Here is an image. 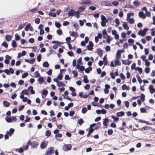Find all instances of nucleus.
Instances as JSON below:
<instances>
[{
    "mask_svg": "<svg viewBox=\"0 0 155 155\" xmlns=\"http://www.w3.org/2000/svg\"><path fill=\"white\" fill-rule=\"evenodd\" d=\"M54 147H50L47 148L45 155H52L53 154L54 151Z\"/></svg>",
    "mask_w": 155,
    "mask_h": 155,
    "instance_id": "1",
    "label": "nucleus"
},
{
    "mask_svg": "<svg viewBox=\"0 0 155 155\" xmlns=\"http://www.w3.org/2000/svg\"><path fill=\"white\" fill-rule=\"evenodd\" d=\"M25 31H28L29 30L32 31L34 30L33 28L30 23H28L26 25L24 28Z\"/></svg>",
    "mask_w": 155,
    "mask_h": 155,
    "instance_id": "2",
    "label": "nucleus"
},
{
    "mask_svg": "<svg viewBox=\"0 0 155 155\" xmlns=\"http://www.w3.org/2000/svg\"><path fill=\"white\" fill-rule=\"evenodd\" d=\"M72 147L71 144H64L63 147V149L64 151L70 150H71Z\"/></svg>",
    "mask_w": 155,
    "mask_h": 155,
    "instance_id": "3",
    "label": "nucleus"
},
{
    "mask_svg": "<svg viewBox=\"0 0 155 155\" xmlns=\"http://www.w3.org/2000/svg\"><path fill=\"white\" fill-rule=\"evenodd\" d=\"M48 142L46 141H43L40 144V147L41 149H44L46 148L48 145Z\"/></svg>",
    "mask_w": 155,
    "mask_h": 155,
    "instance_id": "4",
    "label": "nucleus"
},
{
    "mask_svg": "<svg viewBox=\"0 0 155 155\" xmlns=\"http://www.w3.org/2000/svg\"><path fill=\"white\" fill-rule=\"evenodd\" d=\"M147 31V28H144L143 30H140L138 33V34L139 35H141L142 36H144L146 34V32Z\"/></svg>",
    "mask_w": 155,
    "mask_h": 155,
    "instance_id": "5",
    "label": "nucleus"
},
{
    "mask_svg": "<svg viewBox=\"0 0 155 155\" xmlns=\"http://www.w3.org/2000/svg\"><path fill=\"white\" fill-rule=\"evenodd\" d=\"M78 11L76 12L74 9H71L68 12V14L69 16H72L75 14H77Z\"/></svg>",
    "mask_w": 155,
    "mask_h": 155,
    "instance_id": "6",
    "label": "nucleus"
},
{
    "mask_svg": "<svg viewBox=\"0 0 155 155\" xmlns=\"http://www.w3.org/2000/svg\"><path fill=\"white\" fill-rule=\"evenodd\" d=\"M15 131V129L13 128H11L9 129V131H6V133L7 134H8L10 137H11Z\"/></svg>",
    "mask_w": 155,
    "mask_h": 155,
    "instance_id": "7",
    "label": "nucleus"
},
{
    "mask_svg": "<svg viewBox=\"0 0 155 155\" xmlns=\"http://www.w3.org/2000/svg\"><path fill=\"white\" fill-rule=\"evenodd\" d=\"M32 142L31 147L33 148H37L39 144V143L34 140H33Z\"/></svg>",
    "mask_w": 155,
    "mask_h": 155,
    "instance_id": "8",
    "label": "nucleus"
},
{
    "mask_svg": "<svg viewBox=\"0 0 155 155\" xmlns=\"http://www.w3.org/2000/svg\"><path fill=\"white\" fill-rule=\"evenodd\" d=\"M27 91L28 90H29L30 92V94H35V91L33 90V87L32 86L30 85L29 86L27 89Z\"/></svg>",
    "mask_w": 155,
    "mask_h": 155,
    "instance_id": "9",
    "label": "nucleus"
},
{
    "mask_svg": "<svg viewBox=\"0 0 155 155\" xmlns=\"http://www.w3.org/2000/svg\"><path fill=\"white\" fill-rule=\"evenodd\" d=\"M44 77L42 76H40L37 79V81L38 82V83L41 84H42L43 82L44 81Z\"/></svg>",
    "mask_w": 155,
    "mask_h": 155,
    "instance_id": "10",
    "label": "nucleus"
},
{
    "mask_svg": "<svg viewBox=\"0 0 155 155\" xmlns=\"http://www.w3.org/2000/svg\"><path fill=\"white\" fill-rule=\"evenodd\" d=\"M149 89L150 92L151 94H152L154 92H155V88H153V85H150L149 86Z\"/></svg>",
    "mask_w": 155,
    "mask_h": 155,
    "instance_id": "11",
    "label": "nucleus"
},
{
    "mask_svg": "<svg viewBox=\"0 0 155 155\" xmlns=\"http://www.w3.org/2000/svg\"><path fill=\"white\" fill-rule=\"evenodd\" d=\"M102 4L103 6H112V4L108 2L107 1H103L102 2Z\"/></svg>",
    "mask_w": 155,
    "mask_h": 155,
    "instance_id": "12",
    "label": "nucleus"
},
{
    "mask_svg": "<svg viewBox=\"0 0 155 155\" xmlns=\"http://www.w3.org/2000/svg\"><path fill=\"white\" fill-rule=\"evenodd\" d=\"M121 51L120 50H118L116 53V59H119L121 55Z\"/></svg>",
    "mask_w": 155,
    "mask_h": 155,
    "instance_id": "13",
    "label": "nucleus"
},
{
    "mask_svg": "<svg viewBox=\"0 0 155 155\" xmlns=\"http://www.w3.org/2000/svg\"><path fill=\"white\" fill-rule=\"evenodd\" d=\"M5 40L8 41H10L12 39V36L11 35L7 34L5 37Z\"/></svg>",
    "mask_w": 155,
    "mask_h": 155,
    "instance_id": "14",
    "label": "nucleus"
},
{
    "mask_svg": "<svg viewBox=\"0 0 155 155\" xmlns=\"http://www.w3.org/2000/svg\"><path fill=\"white\" fill-rule=\"evenodd\" d=\"M3 104L4 107H8L10 105V103L6 100H4L3 102Z\"/></svg>",
    "mask_w": 155,
    "mask_h": 155,
    "instance_id": "15",
    "label": "nucleus"
},
{
    "mask_svg": "<svg viewBox=\"0 0 155 155\" xmlns=\"http://www.w3.org/2000/svg\"><path fill=\"white\" fill-rule=\"evenodd\" d=\"M139 16L140 18H142L143 19H145L146 18V16L143 12H140L139 13Z\"/></svg>",
    "mask_w": 155,
    "mask_h": 155,
    "instance_id": "16",
    "label": "nucleus"
},
{
    "mask_svg": "<svg viewBox=\"0 0 155 155\" xmlns=\"http://www.w3.org/2000/svg\"><path fill=\"white\" fill-rule=\"evenodd\" d=\"M109 122L107 118H106L103 119V124L106 127L107 126V124Z\"/></svg>",
    "mask_w": 155,
    "mask_h": 155,
    "instance_id": "17",
    "label": "nucleus"
},
{
    "mask_svg": "<svg viewBox=\"0 0 155 155\" xmlns=\"http://www.w3.org/2000/svg\"><path fill=\"white\" fill-rule=\"evenodd\" d=\"M48 93V91L46 89L43 90L41 93V95H43L45 97H46Z\"/></svg>",
    "mask_w": 155,
    "mask_h": 155,
    "instance_id": "18",
    "label": "nucleus"
},
{
    "mask_svg": "<svg viewBox=\"0 0 155 155\" xmlns=\"http://www.w3.org/2000/svg\"><path fill=\"white\" fill-rule=\"evenodd\" d=\"M124 114L125 113L124 111L118 112L116 113L117 116L118 117L124 116Z\"/></svg>",
    "mask_w": 155,
    "mask_h": 155,
    "instance_id": "19",
    "label": "nucleus"
},
{
    "mask_svg": "<svg viewBox=\"0 0 155 155\" xmlns=\"http://www.w3.org/2000/svg\"><path fill=\"white\" fill-rule=\"evenodd\" d=\"M11 45L13 48H16L17 46L16 42L15 40L12 41Z\"/></svg>",
    "mask_w": 155,
    "mask_h": 155,
    "instance_id": "20",
    "label": "nucleus"
},
{
    "mask_svg": "<svg viewBox=\"0 0 155 155\" xmlns=\"http://www.w3.org/2000/svg\"><path fill=\"white\" fill-rule=\"evenodd\" d=\"M126 20L130 24H133L134 22V20L133 18H127Z\"/></svg>",
    "mask_w": 155,
    "mask_h": 155,
    "instance_id": "21",
    "label": "nucleus"
},
{
    "mask_svg": "<svg viewBox=\"0 0 155 155\" xmlns=\"http://www.w3.org/2000/svg\"><path fill=\"white\" fill-rule=\"evenodd\" d=\"M123 26L124 29L128 30L129 29V27L128 26L126 22H124L123 23Z\"/></svg>",
    "mask_w": 155,
    "mask_h": 155,
    "instance_id": "22",
    "label": "nucleus"
},
{
    "mask_svg": "<svg viewBox=\"0 0 155 155\" xmlns=\"http://www.w3.org/2000/svg\"><path fill=\"white\" fill-rule=\"evenodd\" d=\"M81 1L84 4H90L92 3L91 0H81Z\"/></svg>",
    "mask_w": 155,
    "mask_h": 155,
    "instance_id": "23",
    "label": "nucleus"
},
{
    "mask_svg": "<svg viewBox=\"0 0 155 155\" xmlns=\"http://www.w3.org/2000/svg\"><path fill=\"white\" fill-rule=\"evenodd\" d=\"M5 120L8 123H10L12 122V118L11 117L6 116L5 118Z\"/></svg>",
    "mask_w": 155,
    "mask_h": 155,
    "instance_id": "24",
    "label": "nucleus"
},
{
    "mask_svg": "<svg viewBox=\"0 0 155 155\" xmlns=\"http://www.w3.org/2000/svg\"><path fill=\"white\" fill-rule=\"evenodd\" d=\"M15 40L18 41H19L21 38V36L18 33H16L15 34Z\"/></svg>",
    "mask_w": 155,
    "mask_h": 155,
    "instance_id": "25",
    "label": "nucleus"
},
{
    "mask_svg": "<svg viewBox=\"0 0 155 155\" xmlns=\"http://www.w3.org/2000/svg\"><path fill=\"white\" fill-rule=\"evenodd\" d=\"M122 63L123 64L126 65H129L130 63L128 60H123Z\"/></svg>",
    "mask_w": 155,
    "mask_h": 155,
    "instance_id": "26",
    "label": "nucleus"
},
{
    "mask_svg": "<svg viewBox=\"0 0 155 155\" xmlns=\"http://www.w3.org/2000/svg\"><path fill=\"white\" fill-rule=\"evenodd\" d=\"M102 34H103V37L104 38H106V37L108 35L107 34L105 30H104L102 31Z\"/></svg>",
    "mask_w": 155,
    "mask_h": 155,
    "instance_id": "27",
    "label": "nucleus"
},
{
    "mask_svg": "<svg viewBox=\"0 0 155 155\" xmlns=\"http://www.w3.org/2000/svg\"><path fill=\"white\" fill-rule=\"evenodd\" d=\"M102 50L100 48H98L97 51V54L100 56H101L102 55Z\"/></svg>",
    "mask_w": 155,
    "mask_h": 155,
    "instance_id": "28",
    "label": "nucleus"
},
{
    "mask_svg": "<svg viewBox=\"0 0 155 155\" xmlns=\"http://www.w3.org/2000/svg\"><path fill=\"white\" fill-rule=\"evenodd\" d=\"M138 122H139L146 123L147 124H149V125H152V124L151 123H149L147 121H146L145 120H143L141 119L139 120Z\"/></svg>",
    "mask_w": 155,
    "mask_h": 155,
    "instance_id": "29",
    "label": "nucleus"
},
{
    "mask_svg": "<svg viewBox=\"0 0 155 155\" xmlns=\"http://www.w3.org/2000/svg\"><path fill=\"white\" fill-rule=\"evenodd\" d=\"M92 67H91L89 66L88 67V68L84 69V71L86 73H89L90 71L92 70Z\"/></svg>",
    "mask_w": 155,
    "mask_h": 155,
    "instance_id": "30",
    "label": "nucleus"
},
{
    "mask_svg": "<svg viewBox=\"0 0 155 155\" xmlns=\"http://www.w3.org/2000/svg\"><path fill=\"white\" fill-rule=\"evenodd\" d=\"M38 10V8H35L31 9L30 10V11L33 13H35L37 12Z\"/></svg>",
    "mask_w": 155,
    "mask_h": 155,
    "instance_id": "31",
    "label": "nucleus"
},
{
    "mask_svg": "<svg viewBox=\"0 0 155 155\" xmlns=\"http://www.w3.org/2000/svg\"><path fill=\"white\" fill-rule=\"evenodd\" d=\"M34 76L35 77H39L41 76L39 73L38 71H35L34 73Z\"/></svg>",
    "mask_w": 155,
    "mask_h": 155,
    "instance_id": "32",
    "label": "nucleus"
},
{
    "mask_svg": "<svg viewBox=\"0 0 155 155\" xmlns=\"http://www.w3.org/2000/svg\"><path fill=\"white\" fill-rule=\"evenodd\" d=\"M106 38L107 39V42L109 44L110 43V41L113 39V38H111L108 35L107 36Z\"/></svg>",
    "mask_w": 155,
    "mask_h": 155,
    "instance_id": "33",
    "label": "nucleus"
},
{
    "mask_svg": "<svg viewBox=\"0 0 155 155\" xmlns=\"http://www.w3.org/2000/svg\"><path fill=\"white\" fill-rule=\"evenodd\" d=\"M84 123V121L81 118L78 120V123L79 124L80 126H81L82 124Z\"/></svg>",
    "mask_w": 155,
    "mask_h": 155,
    "instance_id": "34",
    "label": "nucleus"
},
{
    "mask_svg": "<svg viewBox=\"0 0 155 155\" xmlns=\"http://www.w3.org/2000/svg\"><path fill=\"white\" fill-rule=\"evenodd\" d=\"M42 58L41 54H39L37 55V61L38 62H40Z\"/></svg>",
    "mask_w": 155,
    "mask_h": 155,
    "instance_id": "35",
    "label": "nucleus"
},
{
    "mask_svg": "<svg viewBox=\"0 0 155 155\" xmlns=\"http://www.w3.org/2000/svg\"><path fill=\"white\" fill-rule=\"evenodd\" d=\"M49 65V64L47 61H45L43 63V66L44 67L47 68Z\"/></svg>",
    "mask_w": 155,
    "mask_h": 155,
    "instance_id": "36",
    "label": "nucleus"
},
{
    "mask_svg": "<svg viewBox=\"0 0 155 155\" xmlns=\"http://www.w3.org/2000/svg\"><path fill=\"white\" fill-rule=\"evenodd\" d=\"M28 75V73L27 71H26L22 75L21 78H26Z\"/></svg>",
    "mask_w": 155,
    "mask_h": 155,
    "instance_id": "37",
    "label": "nucleus"
},
{
    "mask_svg": "<svg viewBox=\"0 0 155 155\" xmlns=\"http://www.w3.org/2000/svg\"><path fill=\"white\" fill-rule=\"evenodd\" d=\"M45 134L46 136L49 137L51 135V132L50 130H47L46 131Z\"/></svg>",
    "mask_w": 155,
    "mask_h": 155,
    "instance_id": "38",
    "label": "nucleus"
},
{
    "mask_svg": "<svg viewBox=\"0 0 155 155\" xmlns=\"http://www.w3.org/2000/svg\"><path fill=\"white\" fill-rule=\"evenodd\" d=\"M48 15L50 17H56V14L55 13L50 12L48 14Z\"/></svg>",
    "mask_w": 155,
    "mask_h": 155,
    "instance_id": "39",
    "label": "nucleus"
},
{
    "mask_svg": "<svg viewBox=\"0 0 155 155\" xmlns=\"http://www.w3.org/2000/svg\"><path fill=\"white\" fill-rule=\"evenodd\" d=\"M1 45L2 46L4 47L7 48L8 46V44L7 43V42L4 41L2 43Z\"/></svg>",
    "mask_w": 155,
    "mask_h": 155,
    "instance_id": "40",
    "label": "nucleus"
},
{
    "mask_svg": "<svg viewBox=\"0 0 155 155\" xmlns=\"http://www.w3.org/2000/svg\"><path fill=\"white\" fill-rule=\"evenodd\" d=\"M111 118L113 119V120L114 122L118 121L119 120V118L117 117H115L114 115H112Z\"/></svg>",
    "mask_w": 155,
    "mask_h": 155,
    "instance_id": "41",
    "label": "nucleus"
},
{
    "mask_svg": "<svg viewBox=\"0 0 155 155\" xmlns=\"http://www.w3.org/2000/svg\"><path fill=\"white\" fill-rule=\"evenodd\" d=\"M101 21H108V20L106 19L105 17L103 15H101Z\"/></svg>",
    "mask_w": 155,
    "mask_h": 155,
    "instance_id": "42",
    "label": "nucleus"
},
{
    "mask_svg": "<svg viewBox=\"0 0 155 155\" xmlns=\"http://www.w3.org/2000/svg\"><path fill=\"white\" fill-rule=\"evenodd\" d=\"M136 77L139 83L140 84H141L142 82V81L140 76L138 74H137L136 75Z\"/></svg>",
    "mask_w": 155,
    "mask_h": 155,
    "instance_id": "43",
    "label": "nucleus"
},
{
    "mask_svg": "<svg viewBox=\"0 0 155 155\" xmlns=\"http://www.w3.org/2000/svg\"><path fill=\"white\" fill-rule=\"evenodd\" d=\"M25 120H24L25 123H26L27 122H29L31 118L29 117L28 116L26 115L25 116Z\"/></svg>",
    "mask_w": 155,
    "mask_h": 155,
    "instance_id": "44",
    "label": "nucleus"
},
{
    "mask_svg": "<svg viewBox=\"0 0 155 155\" xmlns=\"http://www.w3.org/2000/svg\"><path fill=\"white\" fill-rule=\"evenodd\" d=\"M83 81L85 83H87L89 82V81L87 78V77L86 75H85L84 76Z\"/></svg>",
    "mask_w": 155,
    "mask_h": 155,
    "instance_id": "45",
    "label": "nucleus"
},
{
    "mask_svg": "<svg viewBox=\"0 0 155 155\" xmlns=\"http://www.w3.org/2000/svg\"><path fill=\"white\" fill-rule=\"evenodd\" d=\"M119 4V2L118 1H114L112 2V4L115 6H117Z\"/></svg>",
    "mask_w": 155,
    "mask_h": 155,
    "instance_id": "46",
    "label": "nucleus"
},
{
    "mask_svg": "<svg viewBox=\"0 0 155 155\" xmlns=\"http://www.w3.org/2000/svg\"><path fill=\"white\" fill-rule=\"evenodd\" d=\"M9 86L13 88H15L16 87V84L15 82H12L11 83L9 84Z\"/></svg>",
    "mask_w": 155,
    "mask_h": 155,
    "instance_id": "47",
    "label": "nucleus"
},
{
    "mask_svg": "<svg viewBox=\"0 0 155 155\" xmlns=\"http://www.w3.org/2000/svg\"><path fill=\"white\" fill-rule=\"evenodd\" d=\"M70 35L73 37H77L78 36V33L76 32L73 31Z\"/></svg>",
    "mask_w": 155,
    "mask_h": 155,
    "instance_id": "48",
    "label": "nucleus"
},
{
    "mask_svg": "<svg viewBox=\"0 0 155 155\" xmlns=\"http://www.w3.org/2000/svg\"><path fill=\"white\" fill-rule=\"evenodd\" d=\"M134 15V13L133 12L129 13H127V18H130V17L132 16H133Z\"/></svg>",
    "mask_w": 155,
    "mask_h": 155,
    "instance_id": "49",
    "label": "nucleus"
},
{
    "mask_svg": "<svg viewBox=\"0 0 155 155\" xmlns=\"http://www.w3.org/2000/svg\"><path fill=\"white\" fill-rule=\"evenodd\" d=\"M5 59L10 61L12 59V57L8 54H6L5 56Z\"/></svg>",
    "mask_w": 155,
    "mask_h": 155,
    "instance_id": "50",
    "label": "nucleus"
},
{
    "mask_svg": "<svg viewBox=\"0 0 155 155\" xmlns=\"http://www.w3.org/2000/svg\"><path fill=\"white\" fill-rule=\"evenodd\" d=\"M119 59H116L114 60V63L115 64V66L120 65V61L118 60Z\"/></svg>",
    "mask_w": 155,
    "mask_h": 155,
    "instance_id": "51",
    "label": "nucleus"
},
{
    "mask_svg": "<svg viewBox=\"0 0 155 155\" xmlns=\"http://www.w3.org/2000/svg\"><path fill=\"white\" fill-rule=\"evenodd\" d=\"M145 96L144 94H140V98L142 101H145Z\"/></svg>",
    "mask_w": 155,
    "mask_h": 155,
    "instance_id": "52",
    "label": "nucleus"
},
{
    "mask_svg": "<svg viewBox=\"0 0 155 155\" xmlns=\"http://www.w3.org/2000/svg\"><path fill=\"white\" fill-rule=\"evenodd\" d=\"M35 22L37 24H39L40 22V19L39 18H37L35 20Z\"/></svg>",
    "mask_w": 155,
    "mask_h": 155,
    "instance_id": "53",
    "label": "nucleus"
},
{
    "mask_svg": "<svg viewBox=\"0 0 155 155\" xmlns=\"http://www.w3.org/2000/svg\"><path fill=\"white\" fill-rule=\"evenodd\" d=\"M9 71L10 74H12L14 72V69L12 68H10L9 69Z\"/></svg>",
    "mask_w": 155,
    "mask_h": 155,
    "instance_id": "54",
    "label": "nucleus"
},
{
    "mask_svg": "<svg viewBox=\"0 0 155 155\" xmlns=\"http://www.w3.org/2000/svg\"><path fill=\"white\" fill-rule=\"evenodd\" d=\"M29 48L32 49V51L34 52H36V50H37V48H36V47H35V46L30 47H29Z\"/></svg>",
    "mask_w": 155,
    "mask_h": 155,
    "instance_id": "55",
    "label": "nucleus"
},
{
    "mask_svg": "<svg viewBox=\"0 0 155 155\" xmlns=\"http://www.w3.org/2000/svg\"><path fill=\"white\" fill-rule=\"evenodd\" d=\"M87 109L86 107H84L82 108L81 111L83 114L87 112Z\"/></svg>",
    "mask_w": 155,
    "mask_h": 155,
    "instance_id": "56",
    "label": "nucleus"
},
{
    "mask_svg": "<svg viewBox=\"0 0 155 155\" xmlns=\"http://www.w3.org/2000/svg\"><path fill=\"white\" fill-rule=\"evenodd\" d=\"M35 60V58H30V64H33L34 63Z\"/></svg>",
    "mask_w": 155,
    "mask_h": 155,
    "instance_id": "57",
    "label": "nucleus"
},
{
    "mask_svg": "<svg viewBox=\"0 0 155 155\" xmlns=\"http://www.w3.org/2000/svg\"><path fill=\"white\" fill-rule=\"evenodd\" d=\"M25 107V105H21L18 108V110L19 111H22L23 109Z\"/></svg>",
    "mask_w": 155,
    "mask_h": 155,
    "instance_id": "58",
    "label": "nucleus"
},
{
    "mask_svg": "<svg viewBox=\"0 0 155 155\" xmlns=\"http://www.w3.org/2000/svg\"><path fill=\"white\" fill-rule=\"evenodd\" d=\"M113 132V130L111 129H109L107 130V134L108 135H111Z\"/></svg>",
    "mask_w": 155,
    "mask_h": 155,
    "instance_id": "59",
    "label": "nucleus"
},
{
    "mask_svg": "<svg viewBox=\"0 0 155 155\" xmlns=\"http://www.w3.org/2000/svg\"><path fill=\"white\" fill-rule=\"evenodd\" d=\"M115 22L117 24V25H115V26H118L120 24V21H119V19L117 18H116L115 19Z\"/></svg>",
    "mask_w": 155,
    "mask_h": 155,
    "instance_id": "60",
    "label": "nucleus"
},
{
    "mask_svg": "<svg viewBox=\"0 0 155 155\" xmlns=\"http://www.w3.org/2000/svg\"><path fill=\"white\" fill-rule=\"evenodd\" d=\"M108 21H101V25L102 26L104 27L106 25V23H107Z\"/></svg>",
    "mask_w": 155,
    "mask_h": 155,
    "instance_id": "61",
    "label": "nucleus"
},
{
    "mask_svg": "<svg viewBox=\"0 0 155 155\" xmlns=\"http://www.w3.org/2000/svg\"><path fill=\"white\" fill-rule=\"evenodd\" d=\"M17 94L16 93L12 95L11 96V98L12 99H14L17 97Z\"/></svg>",
    "mask_w": 155,
    "mask_h": 155,
    "instance_id": "62",
    "label": "nucleus"
},
{
    "mask_svg": "<svg viewBox=\"0 0 155 155\" xmlns=\"http://www.w3.org/2000/svg\"><path fill=\"white\" fill-rule=\"evenodd\" d=\"M9 71V70L8 69H4V70H3V72H5V73H6L7 75H10V73L9 72H8V71Z\"/></svg>",
    "mask_w": 155,
    "mask_h": 155,
    "instance_id": "63",
    "label": "nucleus"
},
{
    "mask_svg": "<svg viewBox=\"0 0 155 155\" xmlns=\"http://www.w3.org/2000/svg\"><path fill=\"white\" fill-rule=\"evenodd\" d=\"M28 41L31 43H32L35 42V39L33 38H30L28 39Z\"/></svg>",
    "mask_w": 155,
    "mask_h": 155,
    "instance_id": "64",
    "label": "nucleus"
}]
</instances>
